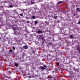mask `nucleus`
<instances>
[{"instance_id": "f257e3e1", "label": "nucleus", "mask_w": 80, "mask_h": 80, "mask_svg": "<svg viewBox=\"0 0 80 80\" xmlns=\"http://www.w3.org/2000/svg\"><path fill=\"white\" fill-rule=\"evenodd\" d=\"M23 48L24 49H27V48H28V46L27 45H25L24 46Z\"/></svg>"}, {"instance_id": "f03ea898", "label": "nucleus", "mask_w": 80, "mask_h": 80, "mask_svg": "<svg viewBox=\"0 0 80 80\" xmlns=\"http://www.w3.org/2000/svg\"><path fill=\"white\" fill-rule=\"evenodd\" d=\"M40 68L42 70H45V68L43 66H41L40 67Z\"/></svg>"}, {"instance_id": "7ed1b4c3", "label": "nucleus", "mask_w": 80, "mask_h": 80, "mask_svg": "<svg viewBox=\"0 0 80 80\" xmlns=\"http://www.w3.org/2000/svg\"><path fill=\"white\" fill-rule=\"evenodd\" d=\"M38 33H42V31H38L37 32Z\"/></svg>"}, {"instance_id": "20e7f679", "label": "nucleus", "mask_w": 80, "mask_h": 80, "mask_svg": "<svg viewBox=\"0 0 80 80\" xmlns=\"http://www.w3.org/2000/svg\"><path fill=\"white\" fill-rule=\"evenodd\" d=\"M31 18V19H32V18H33V19H35V17L34 16H33Z\"/></svg>"}, {"instance_id": "39448f33", "label": "nucleus", "mask_w": 80, "mask_h": 80, "mask_svg": "<svg viewBox=\"0 0 80 80\" xmlns=\"http://www.w3.org/2000/svg\"><path fill=\"white\" fill-rule=\"evenodd\" d=\"M76 10H77V12H79L80 11V8H78L76 9Z\"/></svg>"}, {"instance_id": "423d86ee", "label": "nucleus", "mask_w": 80, "mask_h": 80, "mask_svg": "<svg viewBox=\"0 0 80 80\" xmlns=\"http://www.w3.org/2000/svg\"><path fill=\"white\" fill-rule=\"evenodd\" d=\"M15 65L16 67H18V64L16 63H15Z\"/></svg>"}, {"instance_id": "0eeeda50", "label": "nucleus", "mask_w": 80, "mask_h": 80, "mask_svg": "<svg viewBox=\"0 0 80 80\" xmlns=\"http://www.w3.org/2000/svg\"><path fill=\"white\" fill-rule=\"evenodd\" d=\"M63 3V2L62 1H61L58 2V4H60L61 3Z\"/></svg>"}, {"instance_id": "6e6552de", "label": "nucleus", "mask_w": 80, "mask_h": 80, "mask_svg": "<svg viewBox=\"0 0 80 80\" xmlns=\"http://www.w3.org/2000/svg\"><path fill=\"white\" fill-rule=\"evenodd\" d=\"M54 18L55 19H57V16H54Z\"/></svg>"}, {"instance_id": "1a4fd4ad", "label": "nucleus", "mask_w": 80, "mask_h": 80, "mask_svg": "<svg viewBox=\"0 0 80 80\" xmlns=\"http://www.w3.org/2000/svg\"><path fill=\"white\" fill-rule=\"evenodd\" d=\"M16 29H16V28H13V30H16Z\"/></svg>"}, {"instance_id": "9d476101", "label": "nucleus", "mask_w": 80, "mask_h": 80, "mask_svg": "<svg viewBox=\"0 0 80 80\" xmlns=\"http://www.w3.org/2000/svg\"><path fill=\"white\" fill-rule=\"evenodd\" d=\"M35 24H37V23H38V22H37V21H35Z\"/></svg>"}, {"instance_id": "9b49d317", "label": "nucleus", "mask_w": 80, "mask_h": 80, "mask_svg": "<svg viewBox=\"0 0 80 80\" xmlns=\"http://www.w3.org/2000/svg\"><path fill=\"white\" fill-rule=\"evenodd\" d=\"M70 38H73V36L72 35L70 36Z\"/></svg>"}, {"instance_id": "f8f14e48", "label": "nucleus", "mask_w": 80, "mask_h": 80, "mask_svg": "<svg viewBox=\"0 0 80 80\" xmlns=\"http://www.w3.org/2000/svg\"><path fill=\"white\" fill-rule=\"evenodd\" d=\"M9 7L10 8H12V7H13V6L11 5H10L9 6Z\"/></svg>"}, {"instance_id": "ddd939ff", "label": "nucleus", "mask_w": 80, "mask_h": 80, "mask_svg": "<svg viewBox=\"0 0 80 80\" xmlns=\"http://www.w3.org/2000/svg\"><path fill=\"white\" fill-rule=\"evenodd\" d=\"M12 48L13 49V50H15V47H12Z\"/></svg>"}, {"instance_id": "4468645a", "label": "nucleus", "mask_w": 80, "mask_h": 80, "mask_svg": "<svg viewBox=\"0 0 80 80\" xmlns=\"http://www.w3.org/2000/svg\"><path fill=\"white\" fill-rule=\"evenodd\" d=\"M57 66H59V63H58V62H57Z\"/></svg>"}, {"instance_id": "2eb2a0df", "label": "nucleus", "mask_w": 80, "mask_h": 80, "mask_svg": "<svg viewBox=\"0 0 80 80\" xmlns=\"http://www.w3.org/2000/svg\"><path fill=\"white\" fill-rule=\"evenodd\" d=\"M9 52H12V49L10 50Z\"/></svg>"}, {"instance_id": "dca6fc26", "label": "nucleus", "mask_w": 80, "mask_h": 80, "mask_svg": "<svg viewBox=\"0 0 80 80\" xmlns=\"http://www.w3.org/2000/svg\"><path fill=\"white\" fill-rule=\"evenodd\" d=\"M31 3H32V4H34V3H34V2H32V1Z\"/></svg>"}, {"instance_id": "f3484780", "label": "nucleus", "mask_w": 80, "mask_h": 80, "mask_svg": "<svg viewBox=\"0 0 80 80\" xmlns=\"http://www.w3.org/2000/svg\"><path fill=\"white\" fill-rule=\"evenodd\" d=\"M20 16H23V14H20Z\"/></svg>"}, {"instance_id": "a211bd4d", "label": "nucleus", "mask_w": 80, "mask_h": 80, "mask_svg": "<svg viewBox=\"0 0 80 80\" xmlns=\"http://www.w3.org/2000/svg\"><path fill=\"white\" fill-rule=\"evenodd\" d=\"M44 68H46V67H47V66H46V65L44 66Z\"/></svg>"}, {"instance_id": "6ab92c4d", "label": "nucleus", "mask_w": 80, "mask_h": 80, "mask_svg": "<svg viewBox=\"0 0 80 80\" xmlns=\"http://www.w3.org/2000/svg\"><path fill=\"white\" fill-rule=\"evenodd\" d=\"M8 73L9 74H10V73H11V72L10 71H9V72H8Z\"/></svg>"}, {"instance_id": "aec40b11", "label": "nucleus", "mask_w": 80, "mask_h": 80, "mask_svg": "<svg viewBox=\"0 0 80 80\" xmlns=\"http://www.w3.org/2000/svg\"><path fill=\"white\" fill-rule=\"evenodd\" d=\"M27 23H29V21H27Z\"/></svg>"}, {"instance_id": "412c9836", "label": "nucleus", "mask_w": 80, "mask_h": 80, "mask_svg": "<svg viewBox=\"0 0 80 80\" xmlns=\"http://www.w3.org/2000/svg\"><path fill=\"white\" fill-rule=\"evenodd\" d=\"M78 23V24L80 25V21H79Z\"/></svg>"}, {"instance_id": "4be33fe9", "label": "nucleus", "mask_w": 80, "mask_h": 80, "mask_svg": "<svg viewBox=\"0 0 80 80\" xmlns=\"http://www.w3.org/2000/svg\"><path fill=\"white\" fill-rule=\"evenodd\" d=\"M7 78V77H5L4 78Z\"/></svg>"}, {"instance_id": "5701e85b", "label": "nucleus", "mask_w": 80, "mask_h": 80, "mask_svg": "<svg viewBox=\"0 0 80 80\" xmlns=\"http://www.w3.org/2000/svg\"><path fill=\"white\" fill-rule=\"evenodd\" d=\"M29 78H30V76H29Z\"/></svg>"}, {"instance_id": "b1692460", "label": "nucleus", "mask_w": 80, "mask_h": 80, "mask_svg": "<svg viewBox=\"0 0 80 80\" xmlns=\"http://www.w3.org/2000/svg\"><path fill=\"white\" fill-rule=\"evenodd\" d=\"M5 80H7V79H5Z\"/></svg>"}]
</instances>
